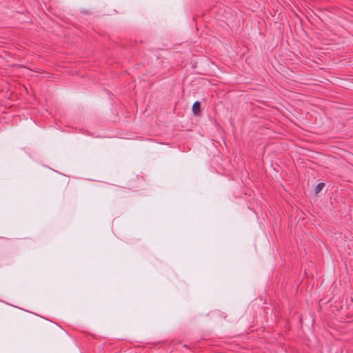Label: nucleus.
Returning a JSON list of instances; mask_svg holds the SVG:
<instances>
[{
    "instance_id": "f257e3e1",
    "label": "nucleus",
    "mask_w": 353,
    "mask_h": 353,
    "mask_svg": "<svg viewBox=\"0 0 353 353\" xmlns=\"http://www.w3.org/2000/svg\"><path fill=\"white\" fill-rule=\"evenodd\" d=\"M201 103L198 101H195L192 105V112L196 115L200 112Z\"/></svg>"
},
{
    "instance_id": "f03ea898",
    "label": "nucleus",
    "mask_w": 353,
    "mask_h": 353,
    "mask_svg": "<svg viewBox=\"0 0 353 353\" xmlns=\"http://www.w3.org/2000/svg\"><path fill=\"white\" fill-rule=\"evenodd\" d=\"M324 186L325 183L323 182L318 183L315 188V193L318 194L320 192Z\"/></svg>"
},
{
    "instance_id": "7ed1b4c3",
    "label": "nucleus",
    "mask_w": 353,
    "mask_h": 353,
    "mask_svg": "<svg viewBox=\"0 0 353 353\" xmlns=\"http://www.w3.org/2000/svg\"><path fill=\"white\" fill-rule=\"evenodd\" d=\"M201 81L203 82V85H206L205 83H208L207 81L201 80Z\"/></svg>"
}]
</instances>
